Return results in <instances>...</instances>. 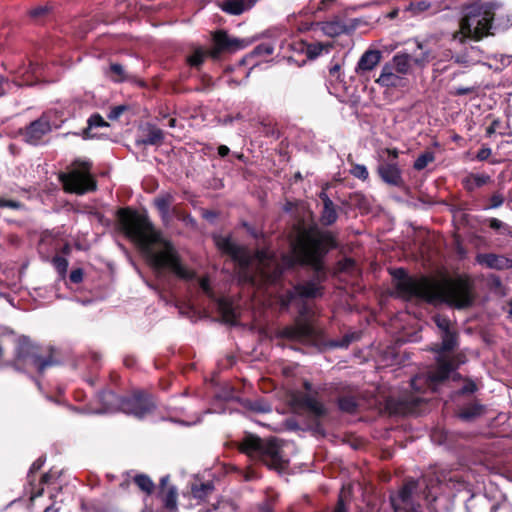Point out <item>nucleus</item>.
<instances>
[{"mask_svg": "<svg viewBox=\"0 0 512 512\" xmlns=\"http://www.w3.org/2000/svg\"><path fill=\"white\" fill-rule=\"evenodd\" d=\"M216 244L241 266L255 268L251 275L253 285L273 287L282 309H287L297 298L315 299L324 292L322 283L326 272L322 260L337 243L330 231L311 228L299 234L292 243L291 252L276 255L269 249L258 250L253 257L229 237H219Z\"/></svg>", "mask_w": 512, "mask_h": 512, "instance_id": "obj_1", "label": "nucleus"}, {"mask_svg": "<svg viewBox=\"0 0 512 512\" xmlns=\"http://www.w3.org/2000/svg\"><path fill=\"white\" fill-rule=\"evenodd\" d=\"M118 216L126 236L138 245L158 275L169 271L184 281L195 278L194 271L181 262L172 243L164 239L161 233L154 229L147 216L129 209L120 210Z\"/></svg>", "mask_w": 512, "mask_h": 512, "instance_id": "obj_2", "label": "nucleus"}, {"mask_svg": "<svg viewBox=\"0 0 512 512\" xmlns=\"http://www.w3.org/2000/svg\"><path fill=\"white\" fill-rule=\"evenodd\" d=\"M391 275L398 295L405 299L419 298L429 303L441 302L458 309L469 307L474 301L473 285L464 277L432 281L427 277H410L403 268L394 269Z\"/></svg>", "mask_w": 512, "mask_h": 512, "instance_id": "obj_3", "label": "nucleus"}, {"mask_svg": "<svg viewBox=\"0 0 512 512\" xmlns=\"http://www.w3.org/2000/svg\"><path fill=\"white\" fill-rule=\"evenodd\" d=\"M501 5L494 1H481L473 3L465 8L460 24V31L452 40V49L444 53L445 60H453L454 63L468 67L480 61V50L472 45L464 43L465 38L480 40L489 35L493 28V21Z\"/></svg>", "mask_w": 512, "mask_h": 512, "instance_id": "obj_4", "label": "nucleus"}, {"mask_svg": "<svg viewBox=\"0 0 512 512\" xmlns=\"http://www.w3.org/2000/svg\"><path fill=\"white\" fill-rule=\"evenodd\" d=\"M60 364L61 351L52 345L40 347L27 337H17L13 332L0 335V365L11 366L17 371L43 374Z\"/></svg>", "mask_w": 512, "mask_h": 512, "instance_id": "obj_5", "label": "nucleus"}, {"mask_svg": "<svg viewBox=\"0 0 512 512\" xmlns=\"http://www.w3.org/2000/svg\"><path fill=\"white\" fill-rule=\"evenodd\" d=\"M439 337L441 342L432 347L436 366L426 374L417 375L411 380V387L417 392L435 391L437 386L451 375H458L457 368L465 362V356L462 353L452 354L459 345V334L456 329L439 333Z\"/></svg>", "mask_w": 512, "mask_h": 512, "instance_id": "obj_6", "label": "nucleus"}, {"mask_svg": "<svg viewBox=\"0 0 512 512\" xmlns=\"http://www.w3.org/2000/svg\"><path fill=\"white\" fill-rule=\"evenodd\" d=\"M241 452L251 459L263 462L269 468L278 469L282 466L281 445L276 438L261 439L253 434H246L239 443Z\"/></svg>", "mask_w": 512, "mask_h": 512, "instance_id": "obj_7", "label": "nucleus"}, {"mask_svg": "<svg viewBox=\"0 0 512 512\" xmlns=\"http://www.w3.org/2000/svg\"><path fill=\"white\" fill-rule=\"evenodd\" d=\"M64 123L63 107L51 108L42 113L36 120L30 122L19 130L22 140L32 146H38L46 142L47 136Z\"/></svg>", "mask_w": 512, "mask_h": 512, "instance_id": "obj_8", "label": "nucleus"}, {"mask_svg": "<svg viewBox=\"0 0 512 512\" xmlns=\"http://www.w3.org/2000/svg\"><path fill=\"white\" fill-rule=\"evenodd\" d=\"M92 163L86 158H77L66 167V192L83 195L95 191L96 180L91 173Z\"/></svg>", "mask_w": 512, "mask_h": 512, "instance_id": "obj_9", "label": "nucleus"}, {"mask_svg": "<svg viewBox=\"0 0 512 512\" xmlns=\"http://www.w3.org/2000/svg\"><path fill=\"white\" fill-rule=\"evenodd\" d=\"M39 253L47 260L52 256V261L60 278H64V243L61 237H55L51 232L45 233L39 242Z\"/></svg>", "mask_w": 512, "mask_h": 512, "instance_id": "obj_10", "label": "nucleus"}, {"mask_svg": "<svg viewBox=\"0 0 512 512\" xmlns=\"http://www.w3.org/2000/svg\"><path fill=\"white\" fill-rule=\"evenodd\" d=\"M155 409V404L151 397L143 392H137L129 397L122 399L121 412L133 415L142 419L147 417Z\"/></svg>", "mask_w": 512, "mask_h": 512, "instance_id": "obj_11", "label": "nucleus"}, {"mask_svg": "<svg viewBox=\"0 0 512 512\" xmlns=\"http://www.w3.org/2000/svg\"><path fill=\"white\" fill-rule=\"evenodd\" d=\"M414 67L424 69L428 64L436 58V55L428 42L414 40L408 44L404 50Z\"/></svg>", "mask_w": 512, "mask_h": 512, "instance_id": "obj_12", "label": "nucleus"}, {"mask_svg": "<svg viewBox=\"0 0 512 512\" xmlns=\"http://www.w3.org/2000/svg\"><path fill=\"white\" fill-rule=\"evenodd\" d=\"M417 486L416 481L409 480L396 496L391 497V504L395 512H420L418 508L414 507L411 503V496Z\"/></svg>", "mask_w": 512, "mask_h": 512, "instance_id": "obj_13", "label": "nucleus"}, {"mask_svg": "<svg viewBox=\"0 0 512 512\" xmlns=\"http://www.w3.org/2000/svg\"><path fill=\"white\" fill-rule=\"evenodd\" d=\"M293 402L299 408L305 409L316 417L326 414L327 409L318 399L309 393H298L293 396Z\"/></svg>", "mask_w": 512, "mask_h": 512, "instance_id": "obj_14", "label": "nucleus"}, {"mask_svg": "<svg viewBox=\"0 0 512 512\" xmlns=\"http://www.w3.org/2000/svg\"><path fill=\"white\" fill-rule=\"evenodd\" d=\"M169 476H164L160 480L158 496L163 503L161 512H177V490L174 486L167 487Z\"/></svg>", "mask_w": 512, "mask_h": 512, "instance_id": "obj_15", "label": "nucleus"}, {"mask_svg": "<svg viewBox=\"0 0 512 512\" xmlns=\"http://www.w3.org/2000/svg\"><path fill=\"white\" fill-rule=\"evenodd\" d=\"M213 40L215 43V48L211 52V55L214 58L217 57L218 54L222 51H235L243 47L241 45V40L230 37L225 31L222 30L217 31L214 34Z\"/></svg>", "mask_w": 512, "mask_h": 512, "instance_id": "obj_16", "label": "nucleus"}, {"mask_svg": "<svg viewBox=\"0 0 512 512\" xmlns=\"http://www.w3.org/2000/svg\"><path fill=\"white\" fill-rule=\"evenodd\" d=\"M381 59V51L375 49L366 50L357 62L355 73L359 76L365 75L366 73L374 70L381 62Z\"/></svg>", "mask_w": 512, "mask_h": 512, "instance_id": "obj_17", "label": "nucleus"}, {"mask_svg": "<svg viewBox=\"0 0 512 512\" xmlns=\"http://www.w3.org/2000/svg\"><path fill=\"white\" fill-rule=\"evenodd\" d=\"M43 464H44V460L42 458H38L37 460H35L33 462V464L30 467V470L28 472L27 478H28L29 485L31 487V490H30L31 499L39 497L43 494V488L41 486L43 484L49 483L50 479L53 476L51 473H45L42 475L38 485H36L34 483V481H35L34 473L37 472L38 470H40L42 468Z\"/></svg>", "mask_w": 512, "mask_h": 512, "instance_id": "obj_18", "label": "nucleus"}, {"mask_svg": "<svg viewBox=\"0 0 512 512\" xmlns=\"http://www.w3.org/2000/svg\"><path fill=\"white\" fill-rule=\"evenodd\" d=\"M378 173L381 179L392 186L400 187L403 178L400 168L396 162H384L378 166Z\"/></svg>", "mask_w": 512, "mask_h": 512, "instance_id": "obj_19", "label": "nucleus"}, {"mask_svg": "<svg viewBox=\"0 0 512 512\" xmlns=\"http://www.w3.org/2000/svg\"><path fill=\"white\" fill-rule=\"evenodd\" d=\"M476 260L480 265L490 269L505 270L512 267L511 259L493 253L478 254Z\"/></svg>", "mask_w": 512, "mask_h": 512, "instance_id": "obj_20", "label": "nucleus"}, {"mask_svg": "<svg viewBox=\"0 0 512 512\" xmlns=\"http://www.w3.org/2000/svg\"><path fill=\"white\" fill-rule=\"evenodd\" d=\"M376 83L382 87L397 88L403 86L404 77H402L391 66L385 63L382 67L379 77L376 79Z\"/></svg>", "mask_w": 512, "mask_h": 512, "instance_id": "obj_21", "label": "nucleus"}, {"mask_svg": "<svg viewBox=\"0 0 512 512\" xmlns=\"http://www.w3.org/2000/svg\"><path fill=\"white\" fill-rule=\"evenodd\" d=\"M102 407L96 410V413H115L121 412L122 399L112 391H103L99 396Z\"/></svg>", "mask_w": 512, "mask_h": 512, "instance_id": "obj_22", "label": "nucleus"}, {"mask_svg": "<svg viewBox=\"0 0 512 512\" xmlns=\"http://www.w3.org/2000/svg\"><path fill=\"white\" fill-rule=\"evenodd\" d=\"M257 1L258 0H223L219 4V7L227 14L240 15L254 7Z\"/></svg>", "mask_w": 512, "mask_h": 512, "instance_id": "obj_23", "label": "nucleus"}, {"mask_svg": "<svg viewBox=\"0 0 512 512\" xmlns=\"http://www.w3.org/2000/svg\"><path fill=\"white\" fill-rule=\"evenodd\" d=\"M387 64L391 66L402 77L410 74L412 72V68L414 67L411 62V59L408 57V54H406L404 50L396 53L392 57L391 61L388 62Z\"/></svg>", "mask_w": 512, "mask_h": 512, "instance_id": "obj_24", "label": "nucleus"}, {"mask_svg": "<svg viewBox=\"0 0 512 512\" xmlns=\"http://www.w3.org/2000/svg\"><path fill=\"white\" fill-rule=\"evenodd\" d=\"M313 334L312 327L307 323H302L293 327H286L282 331V335L291 340L301 341L311 337Z\"/></svg>", "mask_w": 512, "mask_h": 512, "instance_id": "obj_25", "label": "nucleus"}, {"mask_svg": "<svg viewBox=\"0 0 512 512\" xmlns=\"http://www.w3.org/2000/svg\"><path fill=\"white\" fill-rule=\"evenodd\" d=\"M320 198L323 201V211L321 214V222L324 225H332L336 222L338 215L333 201L325 192H321Z\"/></svg>", "mask_w": 512, "mask_h": 512, "instance_id": "obj_26", "label": "nucleus"}, {"mask_svg": "<svg viewBox=\"0 0 512 512\" xmlns=\"http://www.w3.org/2000/svg\"><path fill=\"white\" fill-rule=\"evenodd\" d=\"M102 127H109V123L106 122L100 114H92L87 120V127L82 131L83 139L96 138L97 135L92 132L93 129Z\"/></svg>", "mask_w": 512, "mask_h": 512, "instance_id": "obj_27", "label": "nucleus"}, {"mask_svg": "<svg viewBox=\"0 0 512 512\" xmlns=\"http://www.w3.org/2000/svg\"><path fill=\"white\" fill-rule=\"evenodd\" d=\"M491 181L488 174L471 173L463 179V185L468 191L480 188Z\"/></svg>", "mask_w": 512, "mask_h": 512, "instance_id": "obj_28", "label": "nucleus"}, {"mask_svg": "<svg viewBox=\"0 0 512 512\" xmlns=\"http://www.w3.org/2000/svg\"><path fill=\"white\" fill-rule=\"evenodd\" d=\"M448 5L444 4L443 6H436L435 2L431 0H421L418 2L410 3L409 10L414 14L418 15L425 11H430L431 13H436L442 8H447Z\"/></svg>", "mask_w": 512, "mask_h": 512, "instance_id": "obj_29", "label": "nucleus"}, {"mask_svg": "<svg viewBox=\"0 0 512 512\" xmlns=\"http://www.w3.org/2000/svg\"><path fill=\"white\" fill-rule=\"evenodd\" d=\"M164 139L163 131L155 126H148L145 138L138 141L144 145H158Z\"/></svg>", "mask_w": 512, "mask_h": 512, "instance_id": "obj_30", "label": "nucleus"}, {"mask_svg": "<svg viewBox=\"0 0 512 512\" xmlns=\"http://www.w3.org/2000/svg\"><path fill=\"white\" fill-rule=\"evenodd\" d=\"M53 7L50 4L39 5L34 7L28 11V16L35 22H40L47 18L51 12Z\"/></svg>", "mask_w": 512, "mask_h": 512, "instance_id": "obj_31", "label": "nucleus"}, {"mask_svg": "<svg viewBox=\"0 0 512 512\" xmlns=\"http://www.w3.org/2000/svg\"><path fill=\"white\" fill-rule=\"evenodd\" d=\"M321 30L325 35L335 37L341 35L345 31V26L339 21H328L321 23Z\"/></svg>", "mask_w": 512, "mask_h": 512, "instance_id": "obj_32", "label": "nucleus"}, {"mask_svg": "<svg viewBox=\"0 0 512 512\" xmlns=\"http://www.w3.org/2000/svg\"><path fill=\"white\" fill-rule=\"evenodd\" d=\"M483 410L484 407L480 404H470L460 411L459 417L465 421H471L482 415Z\"/></svg>", "mask_w": 512, "mask_h": 512, "instance_id": "obj_33", "label": "nucleus"}, {"mask_svg": "<svg viewBox=\"0 0 512 512\" xmlns=\"http://www.w3.org/2000/svg\"><path fill=\"white\" fill-rule=\"evenodd\" d=\"M107 75L114 82H123L127 79L126 71L119 63H112L109 66Z\"/></svg>", "mask_w": 512, "mask_h": 512, "instance_id": "obj_34", "label": "nucleus"}, {"mask_svg": "<svg viewBox=\"0 0 512 512\" xmlns=\"http://www.w3.org/2000/svg\"><path fill=\"white\" fill-rule=\"evenodd\" d=\"M338 407L342 412L354 413L358 408V402L353 396H342L338 399Z\"/></svg>", "mask_w": 512, "mask_h": 512, "instance_id": "obj_35", "label": "nucleus"}, {"mask_svg": "<svg viewBox=\"0 0 512 512\" xmlns=\"http://www.w3.org/2000/svg\"><path fill=\"white\" fill-rule=\"evenodd\" d=\"M214 489V485L212 482L195 484L192 486L191 492L194 498L204 499L207 495H209Z\"/></svg>", "mask_w": 512, "mask_h": 512, "instance_id": "obj_36", "label": "nucleus"}, {"mask_svg": "<svg viewBox=\"0 0 512 512\" xmlns=\"http://www.w3.org/2000/svg\"><path fill=\"white\" fill-rule=\"evenodd\" d=\"M330 48L331 45L329 44H324L321 42L312 43L307 46L306 55L309 59H315L320 56L323 51L329 52Z\"/></svg>", "mask_w": 512, "mask_h": 512, "instance_id": "obj_37", "label": "nucleus"}, {"mask_svg": "<svg viewBox=\"0 0 512 512\" xmlns=\"http://www.w3.org/2000/svg\"><path fill=\"white\" fill-rule=\"evenodd\" d=\"M435 160V154L432 151H425L420 154L414 161L413 168L417 171H421L427 167L428 164Z\"/></svg>", "mask_w": 512, "mask_h": 512, "instance_id": "obj_38", "label": "nucleus"}, {"mask_svg": "<svg viewBox=\"0 0 512 512\" xmlns=\"http://www.w3.org/2000/svg\"><path fill=\"white\" fill-rule=\"evenodd\" d=\"M207 55L208 52L206 50L198 47L192 52V54L187 56L186 60L191 67H199L204 62Z\"/></svg>", "mask_w": 512, "mask_h": 512, "instance_id": "obj_39", "label": "nucleus"}, {"mask_svg": "<svg viewBox=\"0 0 512 512\" xmlns=\"http://www.w3.org/2000/svg\"><path fill=\"white\" fill-rule=\"evenodd\" d=\"M433 321L439 329V333H445L454 330V328H452L450 319L445 315L436 314L433 316Z\"/></svg>", "mask_w": 512, "mask_h": 512, "instance_id": "obj_40", "label": "nucleus"}, {"mask_svg": "<svg viewBox=\"0 0 512 512\" xmlns=\"http://www.w3.org/2000/svg\"><path fill=\"white\" fill-rule=\"evenodd\" d=\"M135 484L144 492L150 494L154 489L153 481L146 475L140 474L134 477Z\"/></svg>", "mask_w": 512, "mask_h": 512, "instance_id": "obj_41", "label": "nucleus"}, {"mask_svg": "<svg viewBox=\"0 0 512 512\" xmlns=\"http://www.w3.org/2000/svg\"><path fill=\"white\" fill-rule=\"evenodd\" d=\"M274 52V46L270 42H264L257 45L253 51V56H268Z\"/></svg>", "mask_w": 512, "mask_h": 512, "instance_id": "obj_42", "label": "nucleus"}, {"mask_svg": "<svg viewBox=\"0 0 512 512\" xmlns=\"http://www.w3.org/2000/svg\"><path fill=\"white\" fill-rule=\"evenodd\" d=\"M199 512H235V506L228 501H220L217 505Z\"/></svg>", "mask_w": 512, "mask_h": 512, "instance_id": "obj_43", "label": "nucleus"}, {"mask_svg": "<svg viewBox=\"0 0 512 512\" xmlns=\"http://www.w3.org/2000/svg\"><path fill=\"white\" fill-rule=\"evenodd\" d=\"M154 203H155V206L157 207V209L163 215H167L169 212L170 205H171V196L166 195V196L158 197L155 199Z\"/></svg>", "mask_w": 512, "mask_h": 512, "instance_id": "obj_44", "label": "nucleus"}, {"mask_svg": "<svg viewBox=\"0 0 512 512\" xmlns=\"http://www.w3.org/2000/svg\"><path fill=\"white\" fill-rule=\"evenodd\" d=\"M350 174L355 178H358L363 181L367 180L369 177V172L366 166L362 164L352 165V168L350 169Z\"/></svg>", "mask_w": 512, "mask_h": 512, "instance_id": "obj_45", "label": "nucleus"}, {"mask_svg": "<svg viewBox=\"0 0 512 512\" xmlns=\"http://www.w3.org/2000/svg\"><path fill=\"white\" fill-rule=\"evenodd\" d=\"M248 408L258 413H266L271 410L270 405L263 400L250 401L248 404Z\"/></svg>", "mask_w": 512, "mask_h": 512, "instance_id": "obj_46", "label": "nucleus"}, {"mask_svg": "<svg viewBox=\"0 0 512 512\" xmlns=\"http://www.w3.org/2000/svg\"><path fill=\"white\" fill-rule=\"evenodd\" d=\"M219 307L222 310L223 316L225 317L226 321L232 322L236 317L233 308L226 301H220Z\"/></svg>", "mask_w": 512, "mask_h": 512, "instance_id": "obj_47", "label": "nucleus"}, {"mask_svg": "<svg viewBox=\"0 0 512 512\" xmlns=\"http://www.w3.org/2000/svg\"><path fill=\"white\" fill-rule=\"evenodd\" d=\"M489 205L485 209H496L504 203V196L501 193H494L489 199Z\"/></svg>", "mask_w": 512, "mask_h": 512, "instance_id": "obj_48", "label": "nucleus"}, {"mask_svg": "<svg viewBox=\"0 0 512 512\" xmlns=\"http://www.w3.org/2000/svg\"><path fill=\"white\" fill-rule=\"evenodd\" d=\"M477 86H469V87H454L450 94L454 96H463L471 93H475L477 91Z\"/></svg>", "mask_w": 512, "mask_h": 512, "instance_id": "obj_49", "label": "nucleus"}, {"mask_svg": "<svg viewBox=\"0 0 512 512\" xmlns=\"http://www.w3.org/2000/svg\"><path fill=\"white\" fill-rule=\"evenodd\" d=\"M198 284H199V287L201 288V290L203 291V293H205L209 297L213 296L212 288L210 286V281L208 278L203 277V278L199 279Z\"/></svg>", "mask_w": 512, "mask_h": 512, "instance_id": "obj_50", "label": "nucleus"}, {"mask_svg": "<svg viewBox=\"0 0 512 512\" xmlns=\"http://www.w3.org/2000/svg\"><path fill=\"white\" fill-rule=\"evenodd\" d=\"M0 207H6V208L18 210L23 207V204L19 201L6 200V199L0 198Z\"/></svg>", "mask_w": 512, "mask_h": 512, "instance_id": "obj_51", "label": "nucleus"}, {"mask_svg": "<svg viewBox=\"0 0 512 512\" xmlns=\"http://www.w3.org/2000/svg\"><path fill=\"white\" fill-rule=\"evenodd\" d=\"M125 110H126V106H124V105L115 106L109 112L108 118L110 120H117L123 114V112Z\"/></svg>", "mask_w": 512, "mask_h": 512, "instance_id": "obj_52", "label": "nucleus"}, {"mask_svg": "<svg viewBox=\"0 0 512 512\" xmlns=\"http://www.w3.org/2000/svg\"><path fill=\"white\" fill-rule=\"evenodd\" d=\"M83 274V270L81 268H77L70 272L69 279L72 283H80L83 280Z\"/></svg>", "mask_w": 512, "mask_h": 512, "instance_id": "obj_53", "label": "nucleus"}, {"mask_svg": "<svg viewBox=\"0 0 512 512\" xmlns=\"http://www.w3.org/2000/svg\"><path fill=\"white\" fill-rule=\"evenodd\" d=\"M340 69H341L340 64L336 63V64L332 65L329 68L330 77L335 78L336 80H340L341 79Z\"/></svg>", "mask_w": 512, "mask_h": 512, "instance_id": "obj_54", "label": "nucleus"}, {"mask_svg": "<svg viewBox=\"0 0 512 512\" xmlns=\"http://www.w3.org/2000/svg\"><path fill=\"white\" fill-rule=\"evenodd\" d=\"M476 384L473 381H468L461 389V394L474 393L476 391Z\"/></svg>", "mask_w": 512, "mask_h": 512, "instance_id": "obj_55", "label": "nucleus"}, {"mask_svg": "<svg viewBox=\"0 0 512 512\" xmlns=\"http://www.w3.org/2000/svg\"><path fill=\"white\" fill-rule=\"evenodd\" d=\"M491 155L490 148H482L478 151L477 158L479 160H486Z\"/></svg>", "mask_w": 512, "mask_h": 512, "instance_id": "obj_56", "label": "nucleus"}, {"mask_svg": "<svg viewBox=\"0 0 512 512\" xmlns=\"http://www.w3.org/2000/svg\"><path fill=\"white\" fill-rule=\"evenodd\" d=\"M504 226H505V224L501 220H499L497 218H491L490 219V227L492 229L498 230V229H500V228H502Z\"/></svg>", "mask_w": 512, "mask_h": 512, "instance_id": "obj_57", "label": "nucleus"}, {"mask_svg": "<svg viewBox=\"0 0 512 512\" xmlns=\"http://www.w3.org/2000/svg\"><path fill=\"white\" fill-rule=\"evenodd\" d=\"M333 512H347V508H346L342 498H339L337 505L335 506Z\"/></svg>", "mask_w": 512, "mask_h": 512, "instance_id": "obj_58", "label": "nucleus"}, {"mask_svg": "<svg viewBox=\"0 0 512 512\" xmlns=\"http://www.w3.org/2000/svg\"><path fill=\"white\" fill-rule=\"evenodd\" d=\"M9 83L7 81V79H5L3 76L0 75V97L5 95L6 93V88L5 86H8Z\"/></svg>", "mask_w": 512, "mask_h": 512, "instance_id": "obj_59", "label": "nucleus"}, {"mask_svg": "<svg viewBox=\"0 0 512 512\" xmlns=\"http://www.w3.org/2000/svg\"><path fill=\"white\" fill-rule=\"evenodd\" d=\"M351 342V338L346 336L341 342H335L333 346L335 347H347Z\"/></svg>", "mask_w": 512, "mask_h": 512, "instance_id": "obj_60", "label": "nucleus"}, {"mask_svg": "<svg viewBox=\"0 0 512 512\" xmlns=\"http://www.w3.org/2000/svg\"><path fill=\"white\" fill-rule=\"evenodd\" d=\"M229 152H230V149L226 145H220L218 147V154L221 157L227 156L229 154Z\"/></svg>", "mask_w": 512, "mask_h": 512, "instance_id": "obj_61", "label": "nucleus"}, {"mask_svg": "<svg viewBox=\"0 0 512 512\" xmlns=\"http://www.w3.org/2000/svg\"><path fill=\"white\" fill-rule=\"evenodd\" d=\"M335 0H321L320 6L318 7L319 10L326 9L331 3H333Z\"/></svg>", "mask_w": 512, "mask_h": 512, "instance_id": "obj_62", "label": "nucleus"}, {"mask_svg": "<svg viewBox=\"0 0 512 512\" xmlns=\"http://www.w3.org/2000/svg\"><path fill=\"white\" fill-rule=\"evenodd\" d=\"M353 266H354V261L352 259H346L343 269H349Z\"/></svg>", "mask_w": 512, "mask_h": 512, "instance_id": "obj_63", "label": "nucleus"}, {"mask_svg": "<svg viewBox=\"0 0 512 512\" xmlns=\"http://www.w3.org/2000/svg\"><path fill=\"white\" fill-rule=\"evenodd\" d=\"M421 401H423V399H422V398H420V397H413V398L411 399V402H412V405H413V406H417Z\"/></svg>", "mask_w": 512, "mask_h": 512, "instance_id": "obj_64", "label": "nucleus"}]
</instances>
